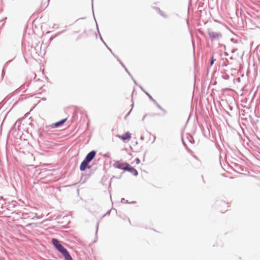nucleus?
Segmentation results:
<instances>
[{
  "label": "nucleus",
  "mask_w": 260,
  "mask_h": 260,
  "mask_svg": "<svg viewBox=\"0 0 260 260\" xmlns=\"http://www.w3.org/2000/svg\"><path fill=\"white\" fill-rule=\"evenodd\" d=\"M52 243L56 249L61 253L66 260H73L67 250L62 246L58 240L52 239Z\"/></svg>",
  "instance_id": "f257e3e1"
},
{
  "label": "nucleus",
  "mask_w": 260,
  "mask_h": 260,
  "mask_svg": "<svg viewBox=\"0 0 260 260\" xmlns=\"http://www.w3.org/2000/svg\"><path fill=\"white\" fill-rule=\"evenodd\" d=\"M136 161L137 164H139L140 162V159L139 158L136 159Z\"/></svg>",
  "instance_id": "9d476101"
},
{
  "label": "nucleus",
  "mask_w": 260,
  "mask_h": 260,
  "mask_svg": "<svg viewBox=\"0 0 260 260\" xmlns=\"http://www.w3.org/2000/svg\"><path fill=\"white\" fill-rule=\"evenodd\" d=\"M214 63V59L213 57L212 58L211 61V65L212 66Z\"/></svg>",
  "instance_id": "1a4fd4ad"
},
{
  "label": "nucleus",
  "mask_w": 260,
  "mask_h": 260,
  "mask_svg": "<svg viewBox=\"0 0 260 260\" xmlns=\"http://www.w3.org/2000/svg\"><path fill=\"white\" fill-rule=\"evenodd\" d=\"M126 166V169H125V171H128L133 174L135 176H137L138 175V172L134 168L131 167V166L129 164H127V165Z\"/></svg>",
  "instance_id": "20e7f679"
},
{
  "label": "nucleus",
  "mask_w": 260,
  "mask_h": 260,
  "mask_svg": "<svg viewBox=\"0 0 260 260\" xmlns=\"http://www.w3.org/2000/svg\"><path fill=\"white\" fill-rule=\"evenodd\" d=\"M67 120V118H64L59 121L56 122L54 124L55 126L58 127V126L62 125L63 123H64Z\"/></svg>",
  "instance_id": "0eeeda50"
},
{
  "label": "nucleus",
  "mask_w": 260,
  "mask_h": 260,
  "mask_svg": "<svg viewBox=\"0 0 260 260\" xmlns=\"http://www.w3.org/2000/svg\"><path fill=\"white\" fill-rule=\"evenodd\" d=\"M96 152L94 151L90 152L86 156L85 160L86 161L90 162L94 157Z\"/></svg>",
  "instance_id": "7ed1b4c3"
},
{
  "label": "nucleus",
  "mask_w": 260,
  "mask_h": 260,
  "mask_svg": "<svg viewBox=\"0 0 260 260\" xmlns=\"http://www.w3.org/2000/svg\"><path fill=\"white\" fill-rule=\"evenodd\" d=\"M117 137L121 139L123 142H128L132 138V134L129 132H126L122 135H118Z\"/></svg>",
  "instance_id": "f03ea898"
},
{
  "label": "nucleus",
  "mask_w": 260,
  "mask_h": 260,
  "mask_svg": "<svg viewBox=\"0 0 260 260\" xmlns=\"http://www.w3.org/2000/svg\"><path fill=\"white\" fill-rule=\"evenodd\" d=\"M89 162L86 161V160H84L81 164L80 166V170L82 171H84L87 168H89V167L88 166Z\"/></svg>",
  "instance_id": "39448f33"
},
{
  "label": "nucleus",
  "mask_w": 260,
  "mask_h": 260,
  "mask_svg": "<svg viewBox=\"0 0 260 260\" xmlns=\"http://www.w3.org/2000/svg\"><path fill=\"white\" fill-rule=\"evenodd\" d=\"M209 34L211 38H215L218 37V35L217 33H214L213 32H209Z\"/></svg>",
  "instance_id": "6e6552de"
},
{
  "label": "nucleus",
  "mask_w": 260,
  "mask_h": 260,
  "mask_svg": "<svg viewBox=\"0 0 260 260\" xmlns=\"http://www.w3.org/2000/svg\"><path fill=\"white\" fill-rule=\"evenodd\" d=\"M127 163H121L117 162L116 163V166L118 168L123 170L125 171V169H126V166L127 165Z\"/></svg>",
  "instance_id": "423d86ee"
}]
</instances>
